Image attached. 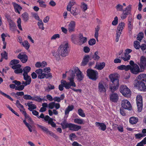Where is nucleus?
<instances>
[{"label":"nucleus","mask_w":146,"mask_h":146,"mask_svg":"<svg viewBox=\"0 0 146 146\" xmlns=\"http://www.w3.org/2000/svg\"><path fill=\"white\" fill-rule=\"evenodd\" d=\"M21 84L23 85H21L19 86H17L16 88H15V90L19 91H22L24 89L25 86H26L30 84V83H28L27 81H22Z\"/></svg>","instance_id":"dca6fc26"},{"label":"nucleus","mask_w":146,"mask_h":146,"mask_svg":"<svg viewBox=\"0 0 146 146\" xmlns=\"http://www.w3.org/2000/svg\"><path fill=\"white\" fill-rule=\"evenodd\" d=\"M22 45L27 50L29 48L30 46L27 40H24L22 43Z\"/></svg>","instance_id":"58836bf2"},{"label":"nucleus","mask_w":146,"mask_h":146,"mask_svg":"<svg viewBox=\"0 0 146 146\" xmlns=\"http://www.w3.org/2000/svg\"><path fill=\"white\" fill-rule=\"evenodd\" d=\"M69 81V82H67L66 80H63L61 81V84L64 85V87L67 89L72 88L70 87L71 86L74 87H76V86L75 83L74 82H72L71 80Z\"/></svg>","instance_id":"1a4fd4ad"},{"label":"nucleus","mask_w":146,"mask_h":146,"mask_svg":"<svg viewBox=\"0 0 146 146\" xmlns=\"http://www.w3.org/2000/svg\"><path fill=\"white\" fill-rule=\"evenodd\" d=\"M23 98L24 99L26 100H32L33 97L30 95L25 94L24 95Z\"/></svg>","instance_id":"13d9d810"},{"label":"nucleus","mask_w":146,"mask_h":146,"mask_svg":"<svg viewBox=\"0 0 146 146\" xmlns=\"http://www.w3.org/2000/svg\"><path fill=\"white\" fill-rule=\"evenodd\" d=\"M12 67L11 68L13 69H18L20 68L21 67V65L20 64H17L13 65Z\"/></svg>","instance_id":"e2e57ef3"},{"label":"nucleus","mask_w":146,"mask_h":146,"mask_svg":"<svg viewBox=\"0 0 146 146\" xmlns=\"http://www.w3.org/2000/svg\"><path fill=\"white\" fill-rule=\"evenodd\" d=\"M130 67L131 66L129 65L127 66L122 65L118 66L117 68L119 70H125V71H127L129 70Z\"/></svg>","instance_id":"393cba45"},{"label":"nucleus","mask_w":146,"mask_h":146,"mask_svg":"<svg viewBox=\"0 0 146 146\" xmlns=\"http://www.w3.org/2000/svg\"><path fill=\"white\" fill-rule=\"evenodd\" d=\"M139 66L141 70L146 68V58L144 56H142L141 57Z\"/></svg>","instance_id":"ddd939ff"},{"label":"nucleus","mask_w":146,"mask_h":146,"mask_svg":"<svg viewBox=\"0 0 146 146\" xmlns=\"http://www.w3.org/2000/svg\"><path fill=\"white\" fill-rule=\"evenodd\" d=\"M35 72H36L37 74L38 75V79L40 78L39 77L42 74L43 70L41 68H39L36 70Z\"/></svg>","instance_id":"79ce46f5"},{"label":"nucleus","mask_w":146,"mask_h":146,"mask_svg":"<svg viewBox=\"0 0 146 146\" xmlns=\"http://www.w3.org/2000/svg\"><path fill=\"white\" fill-rule=\"evenodd\" d=\"M74 122L79 124H84V120L83 119L76 118L74 119Z\"/></svg>","instance_id":"4c0bfd02"},{"label":"nucleus","mask_w":146,"mask_h":146,"mask_svg":"<svg viewBox=\"0 0 146 146\" xmlns=\"http://www.w3.org/2000/svg\"><path fill=\"white\" fill-rule=\"evenodd\" d=\"M80 12V9L79 8H77V7H73L72 8L70 13L74 16L76 18H77L76 16L79 14Z\"/></svg>","instance_id":"6ab92c4d"},{"label":"nucleus","mask_w":146,"mask_h":146,"mask_svg":"<svg viewBox=\"0 0 146 146\" xmlns=\"http://www.w3.org/2000/svg\"><path fill=\"white\" fill-rule=\"evenodd\" d=\"M131 5H130L126 7L125 10H123V13L121 15V18L122 19L126 18L127 16L131 13Z\"/></svg>","instance_id":"6e6552de"},{"label":"nucleus","mask_w":146,"mask_h":146,"mask_svg":"<svg viewBox=\"0 0 146 146\" xmlns=\"http://www.w3.org/2000/svg\"><path fill=\"white\" fill-rule=\"evenodd\" d=\"M55 104V102H52L49 103L48 104V108L51 109H53L54 107Z\"/></svg>","instance_id":"0e129e2a"},{"label":"nucleus","mask_w":146,"mask_h":146,"mask_svg":"<svg viewBox=\"0 0 146 146\" xmlns=\"http://www.w3.org/2000/svg\"><path fill=\"white\" fill-rule=\"evenodd\" d=\"M0 94H1L2 95L6 97L8 99L10 100L11 101H13V100L9 95L5 94L2 91L0 90Z\"/></svg>","instance_id":"09e8293b"},{"label":"nucleus","mask_w":146,"mask_h":146,"mask_svg":"<svg viewBox=\"0 0 146 146\" xmlns=\"http://www.w3.org/2000/svg\"><path fill=\"white\" fill-rule=\"evenodd\" d=\"M144 37V34L142 32L139 33L137 37V39L141 41Z\"/></svg>","instance_id":"ea45409f"},{"label":"nucleus","mask_w":146,"mask_h":146,"mask_svg":"<svg viewBox=\"0 0 146 146\" xmlns=\"http://www.w3.org/2000/svg\"><path fill=\"white\" fill-rule=\"evenodd\" d=\"M134 85L135 87L138 88L139 90L146 92V86L144 82L136 79L134 81Z\"/></svg>","instance_id":"20e7f679"},{"label":"nucleus","mask_w":146,"mask_h":146,"mask_svg":"<svg viewBox=\"0 0 146 146\" xmlns=\"http://www.w3.org/2000/svg\"><path fill=\"white\" fill-rule=\"evenodd\" d=\"M19 62L20 61L18 60L14 59L10 61V64L11 65L17 64H19Z\"/></svg>","instance_id":"6e6d98bb"},{"label":"nucleus","mask_w":146,"mask_h":146,"mask_svg":"<svg viewBox=\"0 0 146 146\" xmlns=\"http://www.w3.org/2000/svg\"><path fill=\"white\" fill-rule=\"evenodd\" d=\"M70 124V123H67L66 119H64L60 124V125L62 126V128L63 129H65L68 128H69Z\"/></svg>","instance_id":"5701e85b"},{"label":"nucleus","mask_w":146,"mask_h":146,"mask_svg":"<svg viewBox=\"0 0 146 146\" xmlns=\"http://www.w3.org/2000/svg\"><path fill=\"white\" fill-rule=\"evenodd\" d=\"M23 71V70L21 68H20L14 70L15 73L17 74L22 73Z\"/></svg>","instance_id":"338daca9"},{"label":"nucleus","mask_w":146,"mask_h":146,"mask_svg":"<svg viewBox=\"0 0 146 146\" xmlns=\"http://www.w3.org/2000/svg\"><path fill=\"white\" fill-rule=\"evenodd\" d=\"M119 91L124 96L129 97L131 95V91L126 86L121 85Z\"/></svg>","instance_id":"423d86ee"},{"label":"nucleus","mask_w":146,"mask_h":146,"mask_svg":"<svg viewBox=\"0 0 146 146\" xmlns=\"http://www.w3.org/2000/svg\"><path fill=\"white\" fill-rule=\"evenodd\" d=\"M98 52L96 51L92 56V58L95 60H98L100 58V57L98 55Z\"/></svg>","instance_id":"e433bc0d"},{"label":"nucleus","mask_w":146,"mask_h":146,"mask_svg":"<svg viewBox=\"0 0 146 146\" xmlns=\"http://www.w3.org/2000/svg\"><path fill=\"white\" fill-rule=\"evenodd\" d=\"M8 22L10 29L12 31H15L17 29L15 23L11 19L9 20Z\"/></svg>","instance_id":"aec40b11"},{"label":"nucleus","mask_w":146,"mask_h":146,"mask_svg":"<svg viewBox=\"0 0 146 146\" xmlns=\"http://www.w3.org/2000/svg\"><path fill=\"white\" fill-rule=\"evenodd\" d=\"M17 26L19 28V29L21 31H22L23 29L21 26V20L20 18H19L17 19Z\"/></svg>","instance_id":"49530a36"},{"label":"nucleus","mask_w":146,"mask_h":146,"mask_svg":"<svg viewBox=\"0 0 146 146\" xmlns=\"http://www.w3.org/2000/svg\"><path fill=\"white\" fill-rule=\"evenodd\" d=\"M121 106L123 108L125 109L131 110V106L130 102L127 100H124L122 101Z\"/></svg>","instance_id":"f8f14e48"},{"label":"nucleus","mask_w":146,"mask_h":146,"mask_svg":"<svg viewBox=\"0 0 146 146\" xmlns=\"http://www.w3.org/2000/svg\"><path fill=\"white\" fill-rule=\"evenodd\" d=\"M36 125L46 134H49L50 136L53 137L56 139H58V136L52 131H49L48 128L38 124H36Z\"/></svg>","instance_id":"39448f33"},{"label":"nucleus","mask_w":146,"mask_h":146,"mask_svg":"<svg viewBox=\"0 0 146 146\" xmlns=\"http://www.w3.org/2000/svg\"><path fill=\"white\" fill-rule=\"evenodd\" d=\"M90 56L89 55H87L85 56L83 58V60L82 62V66H84L87 64L89 61Z\"/></svg>","instance_id":"c85d7f7f"},{"label":"nucleus","mask_w":146,"mask_h":146,"mask_svg":"<svg viewBox=\"0 0 146 146\" xmlns=\"http://www.w3.org/2000/svg\"><path fill=\"white\" fill-rule=\"evenodd\" d=\"M125 24L124 23L122 22L119 23L117 28L118 31H122L123 29L125 27Z\"/></svg>","instance_id":"2f4dec72"},{"label":"nucleus","mask_w":146,"mask_h":146,"mask_svg":"<svg viewBox=\"0 0 146 146\" xmlns=\"http://www.w3.org/2000/svg\"><path fill=\"white\" fill-rule=\"evenodd\" d=\"M23 20L25 22H27L29 20V14L27 12H25L21 15Z\"/></svg>","instance_id":"cd10ccee"},{"label":"nucleus","mask_w":146,"mask_h":146,"mask_svg":"<svg viewBox=\"0 0 146 146\" xmlns=\"http://www.w3.org/2000/svg\"><path fill=\"white\" fill-rule=\"evenodd\" d=\"M87 75L90 79L96 81L98 78V72L96 70L89 68L86 71Z\"/></svg>","instance_id":"7ed1b4c3"},{"label":"nucleus","mask_w":146,"mask_h":146,"mask_svg":"<svg viewBox=\"0 0 146 146\" xmlns=\"http://www.w3.org/2000/svg\"><path fill=\"white\" fill-rule=\"evenodd\" d=\"M98 88L100 92H105L106 91V88L102 82H100L99 83Z\"/></svg>","instance_id":"c756f323"},{"label":"nucleus","mask_w":146,"mask_h":146,"mask_svg":"<svg viewBox=\"0 0 146 146\" xmlns=\"http://www.w3.org/2000/svg\"><path fill=\"white\" fill-rule=\"evenodd\" d=\"M140 48L142 50L144 51L146 49V44H142L141 45H140Z\"/></svg>","instance_id":"774afa93"},{"label":"nucleus","mask_w":146,"mask_h":146,"mask_svg":"<svg viewBox=\"0 0 146 146\" xmlns=\"http://www.w3.org/2000/svg\"><path fill=\"white\" fill-rule=\"evenodd\" d=\"M12 4L13 5L15 11L16 12L18 13L19 14L20 13V11L22 9V8L19 5L15 2H13Z\"/></svg>","instance_id":"4be33fe9"},{"label":"nucleus","mask_w":146,"mask_h":146,"mask_svg":"<svg viewBox=\"0 0 146 146\" xmlns=\"http://www.w3.org/2000/svg\"><path fill=\"white\" fill-rule=\"evenodd\" d=\"M146 144V137L140 142L138 143L136 146H144V145Z\"/></svg>","instance_id":"a19ab883"},{"label":"nucleus","mask_w":146,"mask_h":146,"mask_svg":"<svg viewBox=\"0 0 146 146\" xmlns=\"http://www.w3.org/2000/svg\"><path fill=\"white\" fill-rule=\"evenodd\" d=\"M146 136V134L141 133H137L135 135V137L136 139H140L141 138Z\"/></svg>","instance_id":"c03bdc74"},{"label":"nucleus","mask_w":146,"mask_h":146,"mask_svg":"<svg viewBox=\"0 0 146 146\" xmlns=\"http://www.w3.org/2000/svg\"><path fill=\"white\" fill-rule=\"evenodd\" d=\"M129 70L132 73L135 74H137L141 72L139 68L137 65L132 67L131 66Z\"/></svg>","instance_id":"4468645a"},{"label":"nucleus","mask_w":146,"mask_h":146,"mask_svg":"<svg viewBox=\"0 0 146 146\" xmlns=\"http://www.w3.org/2000/svg\"><path fill=\"white\" fill-rule=\"evenodd\" d=\"M78 113L79 115L82 117L85 116V114L82 109L81 108L79 109L78 111Z\"/></svg>","instance_id":"a18cd8bd"},{"label":"nucleus","mask_w":146,"mask_h":146,"mask_svg":"<svg viewBox=\"0 0 146 146\" xmlns=\"http://www.w3.org/2000/svg\"><path fill=\"white\" fill-rule=\"evenodd\" d=\"M71 40L74 44H76L78 41V36L74 34H72L71 36Z\"/></svg>","instance_id":"72a5a7b5"},{"label":"nucleus","mask_w":146,"mask_h":146,"mask_svg":"<svg viewBox=\"0 0 146 146\" xmlns=\"http://www.w3.org/2000/svg\"><path fill=\"white\" fill-rule=\"evenodd\" d=\"M76 76V79L79 82L82 80L84 78V75L78 68H77Z\"/></svg>","instance_id":"f3484780"},{"label":"nucleus","mask_w":146,"mask_h":146,"mask_svg":"<svg viewBox=\"0 0 146 146\" xmlns=\"http://www.w3.org/2000/svg\"><path fill=\"white\" fill-rule=\"evenodd\" d=\"M24 79L26 81H27L28 83H31V79L30 76L28 75V74H23Z\"/></svg>","instance_id":"f704fd0d"},{"label":"nucleus","mask_w":146,"mask_h":146,"mask_svg":"<svg viewBox=\"0 0 146 146\" xmlns=\"http://www.w3.org/2000/svg\"><path fill=\"white\" fill-rule=\"evenodd\" d=\"M95 125L97 127H99V129L103 131H105L106 128V125L104 123L96 122Z\"/></svg>","instance_id":"412c9836"},{"label":"nucleus","mask_w":146,"mask_h":146,"mask_svg":"<svg viewBox=\"0 0 146 146\" xmlns=\"http://www.w3.org/2000/svg\"><path fill=\"white\" fill-rule=\"evenodd\" d=\"M136 103L137 107V111L140 112L143 109V98L141 95H138L136 97Z\"/></svg>","instance_id":"0eeeda50"},{"label":"nucleus","mask_w":146,"mask_h":146,"mask_svg":"<svg viewBox=\"0 0 146 146\" xmlns=\"http://www.w3.org/2000/svg\"><path fill=\"white\" fill-rule=\"evenodd\" d=\"M118 18L116 16L114 18V20L112 22V24L114 26L116 25L118 23Z\"/></svg>","instance_id":"680f3d73"},{"label":"nucleus","mask_w":146,"mask_h":146,"mask_svg":"<svg viewBox=\"0 0 146 146\" xmlns=\"http://www.w3.org/2000/svg\"><path fill=\"white\" fill-rule=\"evenodd\" d=\"M123 6L119 4L115 7V8L117 11H123Z\"/></svg>","instance_id":"bf43d9fd"},{"label":"nucleus","mask_w":146,"mask_h":146,"mask_svg":"<svg viewBox=\"0 0 146 146\" xmlns=\"http://www.w3.org/2000/svg\"><path fill=\"white\" fill-rule=\"evenodd\" d=\"M76 22L73 21H71L68 25V29L70 33L74 32L75 31Z\"/></svg>","instance_id":"9b49d317"},{"label":"nucleus","mask_w":146,"mask_h":146,"mask_svg":"<svg viewBox=\"0 0 146 146\" xmlns=\"http://www.w3.org/2000/svg\"><path fill=\"white\" fill-rule=\"evenodd\" d=\"M18 58L20 59L23 63H25L28 59L27 56L24 52L20 53L17 56Z\"/></svg>","instance_id":"9d476101"},{"label":"nucleus","mask_w":146,"mask_h":146,"mask_svg":"<svg viewBox=\"0 0 146 146\" xmlns=\"http://www.w3.org/2000/svg\"><path fill=\"white\" fill-rule=\"evenodd\" d=\"M124 56L125 57H124L123 56L121 55V58L124 61H127L130 60L131 56L129 54H127V55L126 56L124 54Z\"/></svg>","instance_id":"603ef678"},{"label":"nucleus","mask_w":146,"mask_h":146,"mask_svg":"<svg viewBox=\"0 0 146 146\" xmlns=\"http://www.w3.org/2000/svg\"><path fill=\"white\" fill-rule=\"evenodd\" d=\"M1 57L6 60L7 59V53L5 51H4V52L1 53Z\"/></svg>","instance_id":"052dcab7"},{"label":"nucleus","mask_w":146,"mask_h":146,"mask_svg":"<svg viewBox=\"0 0 146 146\" xmlns=\"http://www.w3.org/2000/svg\"><path fill=\"white\" fill-rule=\"evenodd\" d=\"M44 119L45 121H48V124L50 125L52 127H56V124L53 121V119L51 118L49 116L46 115Z\"/></svg>","instance_id":"2eb2a0df"},{"label":"nucleus","mask_w":146,"mask_h":146,"mask_svg":"<svg viewBox=\"0 0 146 146\" xmlns=\"http://www.w3.org/2000/svg\"><path fill=\"white\" fill-rule=\"evenodd\" d=\"M138 121V119L134 117H132L129 118V122L131 124H135Z\"/></svg>","instance_id":"473e14b6"},{"label":"nucleus","mask_w":146,"mask_h":146,"mask_svg":"<svg viewBox=\"0 0 146 146\" xmlns=\"http://www.w3.org/2000/svg\"><path fill=\"white\" fill-rule=\"evenodd\" d=\"M68 43H65L64 45H61L58 49V53L55 51L52 52L53 56L56 58V60H60V55L65 57L68 55V51L67 48H68Z\"/></svg>","instance_id":"f03ea898"},{"label":"nucleus","mask_w":146,"mask_h":146,"mask_svg":"<svg viewBox=\"0 0 146 146\" xmlns=\"http://www.w3.org/2000/svg\"><path fill=\"white\" fill-rule=\"evenodd\" d=\"M131 19H129L128 23V28L130 31H131L133 28V26L131 25Z\"/></svg>","instance_id":"864d4df0"},{"label":"nucleus","mask_w":146,"mask_h":146,"mask_svg":"<svg viewBox=\"0 0 146 146\" xmlns=\"http://www.w3.org/2000/svg\"><path fill=\"white\" fill-rule=\"evenodd\" d=\"M77 68H76L74 70H72L71 73L70 75V78L69 79V80L74 82V79L75 76V74H76Z\"/></svg>","instance_id":"a878e982"},{"label":"nucleus","mask_w":146,"mask_h":146,"mask_svg":"<svg viewBox=\"0 0 146 146\" xmlns=\"http://www.w3.org/2000/svg\"><path fill=\"white\" fill-rule=\"evenodd\" d=\"M87 39L86 37H84L81 40H80V41L78 42V44L80 45H81L84 44L87 41Z\"/></svg>","instance_id":"8fccbe9b"},{"label":"nucleus","mask_w":146,"mask_h":146,"mask_svg":"<svg viewBox=\"0 0 146 146\" xmlns=\"http://www.w3.org/2000/svg\"><path fill=\"white\" fill-rule=\"evenodd\" d=\"M69 128L70 130L77 131L81 129V126L70 123Z\"/></svg>","instance_id":"a211bd4d"},{"label":"nucleus","mask_w":146,"mask_h":146,"mask_svg":"<svg viewBox=\"0 0 146 146\" xmlns=\"http://www.w3.org/2000/svg\"><path fill=\"white\" fill-rule=\"evenodd\" d=\"M31 69V68L29 66H26L25 67L23 70V71L24 72L23 74L26 75L28 74V73L30 71Z\"/></svg>","instance_id":"c9c22d12"},{"label":"nucleus","mask_w":146,"mask_h":146,"mask_svg":"<svg viewBox=\"0 0 146 146\" xmlns=\"http://www.w3.org/2000/svg\"><path fill=\"white\" fill-rule=\"evenodd\" d=\"M39 22L37 23V25L38 26L39 28L40 29H41L42 30H44V27H43V23L41 20H40Z\"/></svg>","instance_id":"de8ad7c7"},{"label":"nucleus","mask_w":146,"mask_h":146,"mask_svg":"<svg viewBox=\"0 0 146 146\" xmlns=\"http://www.w3.org/2000/svg\"><path fill=\"white\" fill-rule=\"evenodd\" d=\"M96 41L95 39H91L88 41V44L90 45H93L96 44Z\"/></svg>","instance_id":"4d7b16f0"},{"label":"nucleus","mask_w":146,"mask_h":146,"mask_svg":"<svg viewBox=\"0 0 146 146\" xmlns=\"http://www.w3.org/2000/svg\"><path fill=\"white\" fill-rule=\"evenodd\" d=\"M125 110L123 108H121L120 109V114L123 116H125L126 115V113L124 111Z\"/></svg>","instance_id":"69168bd1"},{"label":"nucleus","mask_w":146,"mask_h":146,"mask_svg":"<svg viewBox=\"0 0 146 146\" xmlns=\"http://www.w3.org/2000/svg\"><path fill=\"white\" fill-rule=\"evenodd\" d=\"M16 105L19 108H21L23 109L24 110H25V109L24 108V107L23 105L21 104L20 103L19 100H17L16 101Z\"/></svg>","instance_id":"3c124183"},{"label":"nucleus","mask_w":146,"mask_h":146,"mask_svg":"<svg viewBox=\"0 0 146 146\" xmlns=\"http://www.w3.org/2000/svg\"><path fill=\"white\" fill-rule=\"evenodd\" d=\"M109 78L111 83L109 85V89L112 94L110 95V100L113 102H117L119 99L118 95L114 92L118 89L119 86V75L118 74H111L109 75Z\"/></svg>","instance_id":"f257e3e1"},{"label":"nucleus","mask_w":146,"mask_h":146,"mask_svg":"<svg viewBox=\"0 0 146 146\" xmlns=\"http://www.w3.org/2000/svg\"><path fill=\"white\" fill-rule=\"evenodd\" d=\"M105 66V63L103 62L100 63V64L96 63L95 68H96L98 70H100L102 69Z\"/></svg>","instance_id":"bb28decb"},{"label":"nucleus","mask_w":146,"mask_h":146,"mask_svg":"<svg viewBox=\"0 0 146 146\" xmlns=\"http://www.w3.org/2000/svg\"><path fill=\"white\" fill-rule=\"evenodd\" d=\"M134 46L136 49H139L140 48V42L137 40L135 41L134 42Z\"/></svg>","instance_id":"37998d69"},{"label":"nucleus","mask_w":146,"mask_h":146,"mask_svg":"<svg viewBox=\"0 0 146 146\" xmlns=\"http://www.w3.org/2000/svg\"><path fill=\"white\" fill-rule=\"evenodd\" d=\"M32 100L40 102L42 101V99L41 98L38 96H35L33 97Z\"/></svg>","instance_id":"5fc2aeb1"},{"label":"nucleus","mask_w":146,"mask_h":146,"mask_svg":"<svg viewBox=\"0 0 146 146\" xmlns=\"http://www.w3.org/2000/svg\"><path fill=\"white\" fill-rule=\"evenodd\" d=\"M33 102H31L30 103L29 102L27 103V106L29 107L28 109L30 111H32L33 110L35 109L36 108V106L34 104H31V103H32Z\"/></svg>","instance_id":"7c9ffc66"},{"label":"nucleus","mask_w":146,"mask_h":146,"mask_svg":"<svg viewBox=\"0 0 146 146\" xmlns=\"http://www.w3.org/2000/svg\"><path fill=\"white\" fill-rule=\"evenodd\" d=\"M136 79L143 82H145L146 83V74H141L139 75Z\"/></svg>","instance_id":"b1692460"}]
</instances>
